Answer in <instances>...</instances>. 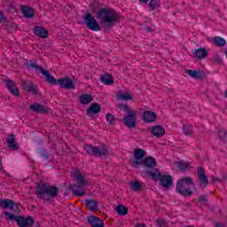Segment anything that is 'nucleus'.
<instances>
[{
	"label": "nucleus",
	"instance_id": "obj_1",
	"mask_svg": "<svg viewBox=\"0 0 227 227\" xmlns=\"http://www.w3.org/2000/svg\"><path fill=\"white\" fill-rule=\"evenodd\" d=\"M96 17L104 22L107 27H114L120 22V13L112 8H101L96 12Z\"/></svg>",
	"mask_w": 227,
	"mask_h": 227
},
{
	"label": "nucleus",
	"instance_id": "obj_2",
	"mask_svg": "<svg viewBox=\"0 0 227 227\" xmlns=\"http://www.w3.org/2000/svg\"><path fill=\"white\" fill-rule=\"evenodd\" d=\"M59 190L56 185H49L45 183H41L35 186V196L39 200H46L49 201L51 198H56Z\"/></svg>",
	"mask_w": 227,
	"mask_h": 227
},
{
	"label": "nucleus",
	"instance_id": "obj_3",
	"mask_svg": "<svg viewBox=\"0 0 227 227\" xmlns=\"http://www.w3.org/2000/svg\"><path fill=\"white\" fill-rule=\"evenodd\" d=\"M74 180L76 184H70L69 189L70 191H72L74 196L82 198V196L86 195V192H84V189L88 187V180L84 178V176H82L81 172L75 173Z\"/></svg>",
	"mask_w": 227,
	"mask_h": 227
},
{
	"label": "nucleus",
	"instance_id": "obj_4",
	"mask_svg": "<svg viewBox=\"0 0 227 227\" xmlns=\"http://www.w3.org/2000/svg\"><path fill=\"white\" fill-rule=\"evenodd\" d=\"M145 175L151 176L152 180H160V184L162 187H165V189H169V187L173 185V176L168 175L162 176V174L157 168L145 171Z\"/></svg>",
	"mask_w": 227,
	"mask_h": 227
},
{
	"label": "nucleus",
	"instance_id": "obj_5",
	"mask_svg": "<svg viewBox=\"0 0 227 227\" xmlns=\"http://www.w3.org/2000/svg\"><path fill=\"white\" fill-rule=\"evenodd\" d=\"M4 215H5L6 219L9 221H15L19 227H31L35 225V218L33 216H24V215H12L8 211H4Z\"/></svg>",
	"mask_w": 227,
	"mask_h": 227
},
{
	"label": "nucleus",
	"instance_id": "obj_6",
	"mask_svg": "<svg viewBox=\"0 0 227 227\" xmlns=\"http://www.w3.org/2000/svg\"><path fill=\"white\" fill-rule=\"evenodd\" d=\"M176 188L178 194L185 198L192 194V189H194V183L192 182V179L191 177H184L177 182Z\"/></svg>",
	"mask_w": 227,
	"mask_h": 227
},
{
	"label": "nucleus",
	"instance_id": "obj_7",
	"mask_svg": "<svg viewBox=\"0 0 227 227\" xmlns=\"http://www.w3.org/2000/svg\"><path fill=\"white\" fill-rule=\"evenodd\" d=\"M83 150L88 155H92L93 157H107V155H109V149L106 146L100 148L98 146L85 144L83 145Z\"/></svg>",
	"mask_w": 227,
	"mask_h": 227
},
{
	"label": "nucleus",
	"instance_id": "obj_8",
	"mask_svg": "<svg viewBox=\"0 0 227 227\" xmlns=\"http://www.w3.org/2000/svg\"><path fill=\"white\" fill-rule=\"evenodd\" d=\"M83 22L87 26V28L90 31H102V27L98 24V21L96 20L95 17L91 13L88 12L83 17Z\"/></svg>",
	"mask_w": 227,
	"mask_h": 227
},
{
	"label": "nucleus",
	"instance_id": "obj_9",
	"mask_svg": "<svg viewBox=\"0 0 227 227\" xmlns=\"http://www.w3.org/2000/svg\"><path fill=\"white\" fill-rule=\"evenodd\" d=\"M140 166H143L144 169H146L145 171H153V169H156L157 168V160L153 158V156H147L145 157Z\"/></svg>",
	"mask_w": 227,
	"mask_h": 227
},
{
	"label": "nucleus",
	"instance_id": "obj_10",
	"mask_svg": "<svg viewBox=\"0 0 227 227\" xmlns=\"http://www.w3.org/2000/svg\"><path fill=\"white\" fill-rule=\"evenodd\" d=\"M136 120H137V114H136V112L133 111L125 115L124 118L121 119V121L129 129H134V127H136V125L137 124L136 122Z\"/></svg>",
	"mask_w": 227,
	"mask_h": 227
},
{
	"label": "nucleus",
	"instance_id": "obj_11",
	"mask_svg": "<svg viewBox=\"0 0 227 227\" xmlns=\"http://www.w3.org/2000/svg\"><path fill=\"white\" fill-rule=\"evenodd\" d=\"M133 166L134 168H137V166H141V162H143V159L146 157V152L144 149L137 148L133 152Z\"/></svg>",
	"mask_w": 227,
	"mask_h": 227
},
{
	"label": "nucleus",
	"instance_id": "obj_12",
	"mask_svg": "<svg viewBox=\"0 0 227 227\" xmlns=\"http://www.w3.org/2000/svg\"><path fill=\"white\" fill-rule=\"evenodd\" d=\"M0 207L9 208L12 212H19V205L10 199H0Z\"/></svg>",
	"mask_w": 227,
	"mask_h": 227
},
{
	"label": "nucleus",
	"instance_id": "obj_13",
	"mask_svg": "<svg viewBox=\"0 0 227 227\" xmlns=\"http://www.w3.org/2000/svg\"><path fill=\"white\" fill-rule=\"evenodd\" d=\"M57 84H59V86L60 88H63L64 90H74L75 89L74 81H72V78H70V77H64V78L58 79Z\"/></svg>",
	"mask_w": 227,
	"mask_h": 227
},
{
	"label": "nucleus",
	"instance_id": "obj_14",
	"mask_svg": "<svg viewBox=\"0 0 227 227\" xmlns=\"http://www.w3.org/2000/svg\"><path fill=\"white\" fill-rule=\"evenodd\" d=\"M4 84L7 90L12 94L14 97H20V90L19 87H17V83L11 79H7L4 81Z\"/></svg>",
	"mask_w": 227,
	"mask_h": 227
},
{
	"label": "nucleus",
	"instance_id": "obj_15",
	"mask_svg": "<svg viewBox=\"0 0 227 227\" xmlns=\"http://www.w3.org/2000/svg\"><path fill=\"white\" fill-rule=\"evenodd\" d=\"M30 111L34 113H39V114H47L49 113V108L40 103H34L29 106Z\"/></svg>",
	"mask_w": 227,
	"mask_h": 227
},
{
	"label": "nucleus",
	"instance_id": "obj_16",
	"mask_svg": "<svg viewBox=\"0 0 227 227\" xmlns=\"http://www.w3.org/2000/svg\"><path fill=\"white\" fill-rule=\"evenodd\" d=\"M22 87L25 91L33 93V95H38V86L31 82H23Z\"/></svg>",
	"mask_w": 227,
	"mask_h": 227
},
{
	"label": "nucleus",
	"instance_id": "obj_17",
	"mask_svg": "<svg viewBox=\"0 0 227 227\" xmlns=\"http://www.w3.org/2000/svg\"><path fill=\"white\" fill-rule=\"evenodd\" d=\"M142 119L145 123H153L157 120V114L150 110H146L143 113Z\"/></svg>",
	"mask_w": 227,
	"mask_h": 227
},
{
	"label": "nucleus",
	"instance_id": "obj_18",
	"mask_svg": "<svg viewBox=\"0 0 227 227\" xmlns=\"http://www.w3.org/2000/svg\"><path fill=\"white\" fill-rule=\"evenodd\" d=\"M87 223H89V224L91 227H104V222L102 221V219H100L95 215L88 216Z\"/></svg>",
	"mask_w": 227,
	"mask_h": 227
},
{
	"label": "nucleus",
	"instance_id": "obj_19",
	"mask_svg": "<svg viewBox=\"0 0 227 227\" xmlns=\"http://www.w3.org/2000/svg\"><path fill=\"white\" fill-rule=\"evenodd\" d=\"M21 13L26 19H33L35 17V9L28 5H21Z\"/></svg>",
	"mask_w": 227,
	"mask_h": 227
},
{
	"label": "nucleus",
	"instance_id": "obj_20",
	"mask_svg": "<svg viewBox=\"0 0 227 227\" xmlns=\"http://www.w3.org/2000/svg\"><path fill=\"white\" fill-rule=\"evenodd\" d=\"M151 134H153L154 137H162V136L166 134V129L160 125H155L152 127Z\"/></svg>",
	"mask_w": 227,
	"mask_h": 227
},
{
	"label": "nucleus",
	"instance_id": "obj_21",
	"mask_svg": "<svg viewBox=\"0 0 227 227\" xmlns=\"http://www.w3.org/2000/svg\"><path fill=\"white\" fill-rule=\"evenodd\" d=\"M34 35H35V36H39V38H48L49 31H47L43 27L36 26L34 28Z\"/></svg>",
	"mask_w": 227,
	"mask_h": 227
},
{
	"label": "nucleus",
	"instance_id": "obj_22",
	"mask_svg": "<svg viewBox=\"0 0 227 227\" xmlns=\"http://www.w3.org/2000/svg\"><path fill=\"white\" fill-rule=\"evenodd\" d=\"M85 207L87 210L90 212H95L98 208V202L93 199H86L85 200Z\"/></svg>",
	"mask_w": 227,
	"mask_h": 227
},
{
	"label": "nucleus",
	"instance_id": "obj_23",
	"mask_svg": "<svg viewBox=\"0 0 227 227\" xmlns=\"http://www.w3.org/2000/svg\"><path fill=\"white\" fill-rule=\"evenodd\" d=\"M208 185V177L205 174V168L200 167V187H207Z\"/></svg>",
	"mask_w": 227,
	"mask_h": 227
},
{
	"label": "nucleus",
	"instance_id": "obj_24",
	"mask_svg": "<svg viewBox=\"0 0 227 227\" xmlns=\"http://www.w3.org/2000/svg\"><path fill=\"white\" fill-rule=\"evenodd\" d=\"M87 113L88 114H98V113H102V106L98 103H92L87 109Z\"/></svg>",
	"mask_w": 227,
	"mask_h": 227
},
{
	"label": "nucleus",
	"instance_id": "obj_25",
	"mask_svg": "<svg viewBox=\"0 0 227 227\" xmlns=\"http://www.w3.org/2000/svg\"><path fill=\"white\" fill-rule=\"evenodd\" d=\"M41 74H43V77H45L46 82H49V84H58V80H56V78H54V76L51 74L49 71L43 69Z\"/></svg>",
	"mask_w": 227,
	"mask_h": 227
},
{
	"label": "nucleus",
	"instance_id": "obj_26",
	"mask_svg": "<svg viewBox=\"0 0 227 227\" xmlns=\"http://www.w3.org/2000/svg\"><path fill=\"white\" fill-rule=\"evenodd\" d=\"M6 143L8 148H10L11 150H19V145H17V139L15 138V137H13V135H11L9 138L6 139Z\"/></svg>",
	"mask_w": 227,
	"mask_h": 227
},
{
	"label": "nucleus",
	"instance_id": "obj_27",
	"mask_svg": "<svg viewBox=\"0 0 227 227\" xmlns=\"http://www.w3.org/2000/svg\"><path fill=\"white\" fill-rule=\"evenodd\" d=\"M79 102L82 106H86L90 104V102H93V97L90 94H82L79 97Z\"/></svg>",
	"mask_w": 227,
	"mask_h": 227
},
{
	"label": "nucleus",
	"instance_id": "obj_28",
	"mask_svg": "<svg viewBox=\"0 0 227 227\" xmlns=\"http://www.w3.org/2000/svg\"><path fill=\"white\" fill-rule=\"evenodd\" d=\"M100 81L101 82H103V84H106V86H111L113 84H114V80L113 79V75L109 74H105L100 77Z\"/></svg>",
	"mask_w": 227,
	"mask_h": 227
},
{
	"label": "nucleus",
	"instance_id": "obj_29",
	"mask_svg": "<svg viewBox=\"0 0 227 227\" xmlns=\"http://www.w3.org/2000/svg\"><path fill=\"white\" fill-rule=\"evenodd\" d=\"M213 45L215 47H224L226 45V39L221 36H215L213 38Z\"/></svg>",
	"mask_w": 227,
	"mask_h": 227
},
{
	"label": "nucleus",
	"instance_id": "obj_30",
	"mask_svg": "<svg viewBox=\"0 0 227 227\" xmlns=\"http://www.w3.org/2000/svg\"><path fill=\"white\" fill-rule=\"evenodd\" d=\"M24 65L28 70H38L41 73L43 70V67L35 62H25Z\"/></svg>",
	"mask_w": 227,
	"mask_h": 227
},
{
	"label": "nucleus",
	"instance_id": "obj_31",
	"mask_svg": "<svg viewBox=\"0 0 227 227\" xmlns=\"http://www.w3.org/2000/svg\"><path fill=\"white\" fill-rule=\"evenodd\" d=\"M130 189L134 191V192H139L141 189H143V185H141V183L139 181H133L129 184Z\"/></svg>",
	"mask_w": 227,
	"mask_h": 227
},
{
	"label": "nucleus",
	"instance_id": "obj_32",
	"mask_svg": "<svg viewBox=\"0 0 227 227\" xmlns=\"http://www.w3.org/2000/svg\"><path fill=\"white\" fill-rule=\"evenodd\" d=\"M160 8V0H150L149 1V10H159Z\"/></svg>",
	"mask_w": 227,
	"mask_h": 227
},
{
	"label": "nucleus",
	"instance_id": "obj_33",
	"mask_svg": "<svg viewBox=\"0 0 227 227\" xmlns=\"http://www.w3.org/2000/svg\"><path fill=\"white\" fill-rule=\"evenodd\" d=\"M115 210L119 215H127L129 214V208L123 205H118Z\"/></svg>",
	"mask_w": 227,
	"mask_h": 227
},
{
	"label": "nucleus",
	"instance_id": "obj_34",
	"mask_svg": "<svg viewBox=\"0 0 227 227\" xmlns=\"http://www.w3.org/2000/svg\"><path fill=\"white\" fill-rule=\"evenodd\" d=\"M191 164L189 162H185V161H177L176 162V166L178 168V169H180L181 171H187V169H189V166Z\"/></svg>",
	"mask_w": 227,
	"mask_h": 227
},
{
	"label": "nucleus",
	"instance_id": "obj_35",
	"mask_svg": "<svg viewBox=\"0 0 227 227\" xmlns=\"http://www.w3.org/2000/svg\"><path fill=\"white\" fill-rule=\"evenodd\" d=\"M116 98H118V100H132V96L129 93H119L116 95Z\"/></svg>",
	"mask_w": 227,
	"mask_h": 227
},
{
	"label": "nucleus",
	"instance_id": "obj_36",
	"mask_svg": "<svg viewBox=\"0 0 227 227\" xmlns=\"http://www.w3.org/2000/svg\"><path fill=\"white\" fill-rule=\"evenodd\" d=\"M186 74H188V75L190 77H192L193 79H200V70H191V69H188L186 71Z\"/></svg>",
	"mask_w": 227,
	"mask_h": 227
},
{
	"label": "nucleus",
	"instance_id": "obj_37",
	"mask_svg": "<svg viewBox=\"0 0 227 227\" xmlns=\"http://www.w3.org/2000/svg\"><path fill=\"white\" fill-rule=\"evenodd\" d=\"M106 121L109 123V125H115L116 117L111 114H106Z\"/></svg>",
	"mask_w": 227,
	"mask_h": 227
},
{
	"label": "nucleus",
	"instance_id": "obj_38",
	"mask_svg": "<svg viewBox=\"0 0 227 227\" xmlns=\"http://www.w3.org/2000/svg\"><path fill=\"white\" fill-rule=\"evenodd\" d=\"M38 155H40L41 157H43V159H49L50 154L49 153H47V151L45 149L43 148H39L36 150Z\"/></svg>",
	"mask_w": 227,
	"mask_h": 227
},
{
	"label": "nucleus",
	"instance_id": "obj_39",
	"mask_svg": "<svg viewBox=\"0 0 227 227\" xmlns=\"http://www.w3.org/2000/svg\"><path fill=\"white\" fill-rule=\"evenodd\" d=\"M119 108L121 109V111H124V113H127V114H129L134 111L131 108H129V106H127L125 104L119 105Z\"/></svg>",
	"mask_w": 227,
	"mask_h": 227
},
{
	"label": "nucleus",
	"instance_id": "obj_40",
	"mask_svg": "<svg viewBox=\"0 0 227 227\" xmlns=\"http://www.w3.org/2000/svg\"><path fill=\"white\" fill-rule=\"evenodd\" d=\"M183 132L185 136H192V127L190 125H184L183 127Z\"/></svg>",
	"mask_w": 227,
	"mask_h": 227
},
{
	"label": "nucleus",
	"instance_id": "obj_41",
	"mask_svg": "<svg viewBox=\"0 0 227 227\" xmlns=\"http://www.w3.org/2000/svg\"><path fill=\"white\" fill-rule=\"evenodd\" d=\"M208 56V51L207 49L200 47V59H205Z\"/></svg>",
	"mask_w": 227,
	"mask_h": 227
},
{
	"label": "nucleus",
	"instance_id": "obj_42",
	"mask_svg": "<svg viewBox=\"0 0 227 227\" xmlns=\"http://www.w3.org/2000/svg\"><path fill=\"white\" fill-rule=\"evenodd\" d=\"M156 226L157 227H167L168 223L164 219H157L156 220Z\"/></svg>",
	"mask_w": 227,
	"mask_h": 227
},
{
	"label": "nucleus",
	"instance_id": "obj_43",
	"mask_svg": "<svg viewBox=\"0 0 227 227\" xmlns=\"http://www.w3.org/2000/svg\"><path fill=\"white\" fill-rule=\"evenodd\" d=\"M226 135H227L226 129L218 130V136L220 139H224V137H226Z\"/></svg>",
	"mask_w": 227,
	"mask_h": 227
},
{
	"label": "nucleus",
	"instance_id": "obj_44",
	"mask_svg": "<svg viewBox=\"0 0 227 227\" xmlns=\"http://www.w3.org/2000/svg\"><path fill=\"white\" fill-rule=\"evenodd\" d=\"M208 73H207L206 71H200V79L201 81V79H207V74Z\"/></svg>",
	"mask_w": 227,
	"mask_h": 227
},
{
	"label": "nucleus",
	"instance_id": "obj_45",
	"mask_svg": "<svg viewBox=\"0 0 227 227\" xmlns=\"http://www.w3.org/2000/svg\"><path fill=\"white\" fill-rule=\"evenodd\" d=\"M208 200V197L207 195H200V203L207 202Z\"/></svg>",
	"mask_w": 227,
	"mask_h": 227
},
{
	"label": "nucleus",
	"instance_id": "obj_46",
	"mask_svg": "<svg viewBox=\"0 0 227 227\" xmlns=\"http://www.w3.org/2000/svg\"><path fill=\"white\" fill-rule=\"evenodd\" d=\"M193 56L198 59H200V49H196L193 51Z\"/></svg>",
	"mask_w": 227,
	"mask_h": 227
},
{
	"label": "nucleus",
	"instance_id": "obj_47",
	"mask_svg": "<svg viewBox=\"0 0 227 227\" xmlns=\"http://www.w3.org/2000/svg\"><path fill=\"white\" fill-rule=\"evenodd\" d=\"M1 22H6V17H4L3 12H0V24Z\"/></svg>",
	"mask_w": 227,
	"mask_h": 227
},
{
	"label": "nucleus",
	"instance_id": "obj_48",
	"mask_svg": "<svg viewBox=\"0 0 227 227\" xmlns=\"http://www.w3.org/2000/svg\"><path fill=\"white\" fill-rule=\"evenodd\" d=\"M214 61H215V63H221V61H223V59L221 58V56L216 55V56L214 58Z\"/></svg>",
	"mask_w": 227,
	"mask_h": 227
},
{
	"label": "nucleus",
	"instance_id": "obj_49",
	"mask_svg": "<svg viewBox=\"0 0 227 227\" xmlns=\"http://www.w3.org/2000/svg\"><path fill=\"white\" fill-rule=\"evenodd\" d=\"M215 227H226L223 223L217 222L215 224Z\"/></svg>",
	"mask_w": 227,
	"mask_h": 227
},
{
	"label": "nucleus",
	"instance_id": "obj_50",
	"mask_svg": "<svg viewBox=\"0 0 227 227\" xmlns=\"http://www.w3.org/2000/svg\"><path fill=\"white\" fill-rule=\"evenodd\" d=\"M212 181H213V182H221V179H219V177L213 176V177H212Z\"/></svg>",
	"mask_w": 227,
	"mask_h": 227
},
{
	"label": "nucleus",
	"instance_id": "obj_51",
	"mask_svg": "<svg viewBox=\"0 0 227 227\" xmlns=\"http://www.w3.org/2000/svg\"><path fill=\"white\" fill-rule=\"evenodd\" d=\"M135 227H146V225L143 223H137Z\"/></svg>",
	"mask_w": 227,
	"mask_h": 227
},
{
	"label": "nucleus",
	"instance_id": "obj_52",
	"mask_svg": "<svg viewBox=\"0 0 227 227\" xmlns=\"http://www.w3.org/2000/svg\"><path fill=\"white\" fill-rule=\"evenodd\" d=\"M140 1V3H144L145 4H146L147 2H149L150 0H138Z\"/></svg>",
	"mask_w": 227,
	"mask_h": 227
},
{
	"label": "nucleus",
	"instance_id": "obj_53",
	"mask_svg": "<svg viewBox=\"0 0 227 227\" xmlns=\"http://www.w3.org/2000/svg\"><path fill=\"white\" fill-rule=\"evenodd\" d=\"M197 176H200V166L197 167Z\"/></svg>",
	"mask_w": 227,
	"mask_h": 227
},
{
	"label": "nucleus",
	"instance_id": "obj_54",
	"mask_svg": "<svg viewBox=\"0 0 227 227\" xmlns=\"http://www.w3.org/2000/svg\"><path fill=\"white\" fill-rule=\"evenodd\" d=\"M1 164H3V158L2 157H0V166H1Z\"/></svg>",
	"mask_w": 227,
	"mask_h": 227
},
{
	"label": "nucleus",
	"instance_id": "obj_55",
	"mask_svg": "<svg viewBox=\"0 0 227 227\" xmlns=\"http://www.w3.org/2000/svg\"><path fill=\"white\" fill-rule=\"evenodd\" d=\"M225 97H226V98H227V90H225Z\"/></svg>",
	"mask_w": 227,
	"mask_h": 227
},
{
	"label": "nucleus",
	"instance_id": "obj_56",
	"mask_svg": "<svg viewBox=\"0 0 227 227\" xmlns=\"http://www.w3.org/2000/svg\"><path fill=\"white\" fill-rule=\"evenodd\" d=\"M146 31H150V27H147V28H146Z\"/></svg>",
	"mask_w": 227,
	"mask_h": 227
},
{
	"label": "nucleus",
	"instance_id": "obj_57",
	"mask_svg": "<svg viewBox=\"0 0 227 227\" xmlns=\"http://www.w3.org/2000/svg\"><path fill=\"white\" fill-rule=\"evenodd\" d=\"M35 227H40V224H37Z\"/></svg>",
	"mask_w": 227,
	"mask_h": 227
}]
</instances>
